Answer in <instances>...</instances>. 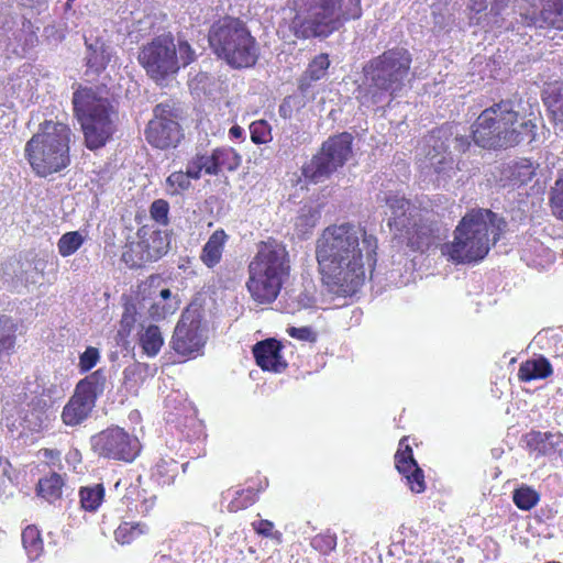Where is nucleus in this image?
<instances>
[{
    "label": "nucleus",
    "mask_w": 563,
    "mask_h": 563,
    "mask_svg": "<svg viewBox=\"0 0 563 563\" xmlns=\"http://www.w3.org/2000/svg\"><path fill=\"white\" fill-rule=\"evenodd\" d=\"M378 239L353 222L325 227L316 240L314 255L322 285L329 292L350 297L372 277L377 265Z\"/></svg>",
    "instance_id": "obj_1"
},
{
    "label": "nucleus",
    "mask_w": 563,
    "mask_h": 563,
    "mask_svg": "<svg viewBox=\"0 0 563 563\" xmlns=\"http://www.w3.org/2000/svg\"><path fill=\"white\" fill-rule=\"evenodd\" d=\"M537 124L531 119L520 120L510 100L501 99L485 108L471 125V139L487 151H505L530 144L537 136Z\"/></svg>",
    "instance_id": "obj_2"
},
{
    "label": "nucleus",
    "mask_w": 563,
    "mask_h": 563,
    "mask_svg": "<svg viewBox=\"0 0 563 563\" xmlns=\"http://www.w3.org/2000/svg\"><path fill=\"white\" fill-rule=\"evenodd\" d=\"M507 222L490 209H470L453 231V241L442 246V254L452 263L471 264L486 257L504 234Z\"/></svg>",
    "instance_id": "obj_3"
},
{
    "label": "nucleus",
    "mask_w": 563,
    "mask_h": 563,
    "mask_svg": "<svg viewBox=\"0 0 563 563\" xmlns=\"http://www.w3.org/2000/svg\"><path fill=\"white\" fill-rule=\"evenodd\" d=\"M289 31L303 41L325 40L363 14L362 0H289Z\"/></svg>",
    "instance_id": "obj_4"
},
{
    "label": "nucleus",
    "mask_w": 563,
    "mask_h": 563,
    "mask_svg": "<svg viewBox=\"0 0 563 563\" xmlns=\"http://www.w3.org/2000/svg\"><path fill=\"white\" fill-rule=\"evenodd\" d=\"M412 62L410 51L399 45L372 57L362 68L367 86L360 90V102L374 106L386 98L394 100L409 80Z\"/></svg>",
    "instance_id": "obj_5"
},
{
    "label": "nucleus",
    "mask_w": 563,
    "mask_h": 563,
    "mask_svg": "<svg viewBox=\"0 0 563 563\" xmlns=\"http://www.w3.org/2000/svg\"><path fill=\"white\" fill-rule=\"evenodd\" d=\"M291 261L286 245L269 238L257 245L247 265L246 289L258 305L273 303L290 277Z\"/></svg>",
    "instance_id": "obj_6"
},
{
    "label": "nucleus",
    "mask_w": 563,
    "mask_h": 563,
    "mask_svg": "<svg viewBox=\"0 0 563 563\" xmlns=\"http://www.w3.org/2000/svg\"><path fill=\"white\" fill-rule=\"evenodd\" d=\"M74 112L84 134L85 146L97 151L106 146L117 132L118 109L99 89L79 87L73 93Z\"/></svg>",
    "instance_id": "obj_7"
},
{
    "label": "nucleus",
    "mask_w": 563,
    "mask_h": 563,
    "mask_svg": "<svg viewBox=\"0 0 563 563\" xmlns=\"http://www.w3.org/2000/svg\"><path fill=\"white\" fill-rule=\"evenodd\" d=\"M70 128L62 122L45 120L26 142L24 155L40 177L62 172L70 165Z\"/></svg>",
    "instance_id": "obj_8"
},
{
    "label": "nucleus",
    "mask_w": 563,
    "mask_h": 563,
    "mask_svg": "<svg viewBox=\"0 0 563 563\" xmlns=\"http://www.w3.org/2000/svg\"><path fill=\"white\" fill-rule=\"evenodd\" d=\"M390 209L388 227L394 236L411 251L424 253L437 241V221L432 210L417 207L397 195L386 198Z\"/></svg>",
    "instance_id": "obj_9"
},
{
    "label": "nucleus",
    "mask_w": 563,
    "mask_h": 563,
    "mask_svg": "<svg viewBox=\"0 0 563 563\" xmlns=\"http://www.w3.org/2000/svg\"><path fill=\"white\" fill-rule=\"evenodd\" d=\"M208 41L214 54L232 68H250L258 60V43L239 18L224 16L214 22Z\"/></svg>",
    "instance_id": "obj_10"
},
{
    "label": "nucleus",
    "mask_w": 563,
    "mask_h": 563,
    "mask_svg": "<svg viewBox=\"0 0 563 563\" xmlns=\"http://www.w3.org/2000/svg\"><path fill=\"white\" fill-rule=\"evenodd\" d=\"M137 60L150 79L164 86L180 68L196 60V53L186 40L175 43L174 36L168 33L155 36L144 44L139 51Z\"/></svg>",
    "instance_id": "obj_11"
},
{
    "label": "nucleus",
    "mask_w": 563,
    "mask_h": 563,
    "mask_svg": "<svg viewBox=\"0 0 563 563\" xmlns=\"http://www.w3.org/2000/svg\"><path fill=\"white\" fill-rule=\"evenodd\" d=\"M353 137L343 132L330 136L320 150L307 162L301 174L307 183L319 184L342 167L352 155Z\"/></svg>",
    "instance_id": "obj_12"
},
{
    "label": "nucleus",
    "mask_w": 563,
    "mask_h": 563,
    "mask_svg": "<svg viewBox=\"0 0 563 563\" xmlns=\"http://www.w3.org/2000/svg\"><path fill=\"white\" fill-rule=\"evenodd\" d=\"M179 119L180 109L174 101L157 103L153 109V118L144 130L146 142L162 151L176 148L185 137Z\"/></svg>",
    "instance_id": "obj_13"
},
{
    "label": "nucleus",
    "mask_w": 563,
    "mask_h": 563,
    "mask_svg": "<svg viewBox=\"0 0 563 563\" xmlns=\"http://www.w3.org/2000/svg\"><path fill=\"white\" fill-rule=\"evenodd\" d=\"M106 375L100 368L80 379L62 410V421L67 427H77L92 413L97 399L103 394Z\"/></svg>",
    "instance_id": "obj_14"
},
{
    "label": "nucleus",
    "mask_w": 563,
    "mask_h": 563,
    "mask_svg": "<svg viewBox=\"0 0 563 563\" xmlns=\"http://www.w3.org/2000/svg\"><path fill=\"white\" fill-rule=\"evenodd\" d=\"M90 446L99 457L133 462L141 453V443L137 437L130 434L118 426L109 427L90 438Z\"/></svg>",
    "instance_id": "obj_15"
},
{
    "label": "nucleus",
    "mask_w": 563,
    "mask_h": 563,
    "mask_svg": "<svg viewBox=\"0 0 563 563\" xmlns=\"http://www.w3.org/2000/svg\"><path fill=\"white\" fill-rule=\"evenodd\" d=\"M206 340L200 319L181 317L172 335L170 346L176 354L191 360L202 353Z\"/></svg>",
    "instance_id": "obj_16"
},
{
    "label": "nucleus",
    "mask_w": 563,
    "mask_h": 563,
    "mask_svg": "<svg viewBox=\"0 0 563 563\" xmlns=\"http://www.w3.org/2000/svg\"><path fill=\"white\" fill-rule=\"evenodd\" d=\"M283 344L280 341L269 338L257 342L252 353L257 366L265 372L282 373L288 364L282 355Z\"/></svg>",
    "instance_id": "obj_17"
},
{
    "label": "nucleus",
    "mask_w": 563,
    "mask_h": 563,
    "mask_svg": "<svg viewBox=\"0 0 563 563\" xmlns=\"http://www.w3.org/2000/svg\"><path fill=\"white\" fill-rule=\"evenodd\" d=\"M539 13L529 18L528 25H540L563 30V0H531Z\"/></svg>",
    "instance_id": "obj_18"
},
{
    "label": "nucleus",
    "mask_w": 563,
    "mask_h": 563,
    "mask_svg": "<svg viewBox=\"0 0 563 563\" xmlns=\"http://www.w3.org/2000/svg\"><path fill=\"white\" fill-rule=\"evenodd\" d=\"M228 241L229 235L223 229H217L211 233L199 255V260L207 268L212 269L221 263Z\"/></svg>",
    "instance_id": "obj_19"
},
{
    "label": "nucleus",
    "mask_w": 563,
    "mask_h": 563,
    "mask_svg": "<svg viewBox=\"0 0 563 563\" xmlns=\"http://www.w3.org/2000/svg\"><path fill=\"white\" fill-rule=\"evenodd\" d=\"M136 238L145 251L150 263L159 260L167 253L168 242L162 231L144 225L137 230Z\"/></svg>",
    "instance_id": "obj_20"
},
{
    "label": "nucleus",
    "mask_w": 563,
    "mask_h": 563,
    "mask_svg": "<svg viewBox=\"0 0 563 563\" xmlns=\"http://www.w3.org/2000/svg\"><path fill=\"white\" fill-rule=\"evenodd\" d=\"M188 463L179 464L173 457H161L152 468V479L159 486H170L175 483L180 471L186 472Z\"/></svg>",
    "instance_id": "obj_21"
},
{
    "label": "nucleus",
    "mask_w": 563,
    "mask_h": 563,
    "mask_svg": "<svg viewBox=\"0 0 563 563\" xmlns=\"http://www.w3.org/2000/svg\"><path fill=\"white\" fill-rule=\"evenodd\" d=\"M110 48L100 41L87 45L86 75L99 76L111 60Z\"/></svg>",
    "instance_id": "obj_22"
},
{
    "label": "nucleus",
    "mask_w": 563,
    "mask_h": 563,
    "mask_svg": "<svg viewBox=\"0 0 563 563\" xmlns=\"http://www.w3.org/2000/svg\"><path fill=\"white\" fill-rule=\"evenodd\" d=\"M553 374L550 361L540 355L536 358L523 361L518 368V379L529 383L537 379H545Z\"/></svg>",
    "instance_id": "obj_23"
},
{
    "label": "nucleus",
    "mask_w": 563,
    "mask_h": 563,
    "mask_svg": "<svg viewBox=\"0 0 563 563\" xmlns=\"http://www.w3.org/2000/svg\"><path fill=\"white\" fill-rule=\"evenodd\" d=\"M560 437V433L531 430L525 434L523 439L530 452L536 453L537 456H547L555 451L559 442H554L553 439Z\"/></svg>",
    "instance_id": "obj_24"
},
{
    "label": "nucleus",
    "mask_w": 563,
    "mask_h": 563,
    "mask_svg": "<svg viewBox=\"0 0 563 563\" xmlns=\"http://www.w3.org/2000/svg\"><path fill=\"white\" fill-rule=\"evenodd\" d=\"M137 296L141 302L156 299H169L172 291L164 287V279L157 274L150 275L137 286Z\"/></svg>",
    "instance_id": "obj_25"
},
{
    "label": "nucleus",
    "mask_w": 563,
    "mask_h": 563,
    "mask_svg": "<svg viewBox=\"0 0 563 563\" xmlns=\"http://www.w3.org/2000/svg\"><path fill=\"white\" fill-rule=\"evenodd\" d=\"M186 167H189L191 175H195V180H199L203 174L217 176L212 151L209 153L205 148L197 150L196 153L188 158Z\"/></svg>",
    "instance_id": "obj_26"
},
{
    "label": "nucleus",
    "mask_w": 563,
    "mask_h": 563,
    "mask_svg": "<svg viewBox=\"0 0 563 563\" xmlns=\"http://www.w3.org/2000/svg\"><path fill=\"white\" fill-rule=\"evenodd\" d=\"M139 344L148 357L156 356L164 345V338L158 325L150 324L139 333Z\"/></svg>",
    "instance_id": "obj_27"
},
{
    "label": "nucleus",
    "mask_w": 563,
    "mask_h": 563,
    "mask_svg": "<svg viewBox=\"0 0 563 563\" xmlns=\"http://www.w3.org/2000/svg\"><path fill=\"white\" fill-rule=\"evenodd\" d=\"M217 176L223 172H235L241 163V155L232 147L220 146L212 150Z\"/></svg>",
    "instance_id": "obj_28"
},
{
    "label": "nucleus",
    "mask_w": 563,
    "mask_h": 563,
    "mask_svg": "<svg viewBox=\"0 0 563 563\" xmlns=\"http://www.w3.org/2000/svg\"><path fill=\"white\" fill-rule=\"evenodd\" d=\"M80 507L85 511L96 512L102 505L106 496V489L102 484L82 486L79 489Z\"/></svg>",
    "instance_id": "obj_29"
},
{
    "label": "nucleus",
    "mask_w": 563,
    "mask_h": 563,
    "mask_svg": "<svg viewBox=\"0 0 563 563\" xmlns=\"http://www.w3.org/2000/svg\"><path fill=\"white\" fill-rule=\"evenodd\" d=\"M148 526L144 522H121L114 530V540L121 545H128L148 532Z\"/></svg>",
    "instance_id": "obj_30"
},
{
    "label": "nucleus",
    "mask_w": 563,
    "mask_h": 563,
    "mask_svg": "<svg viewBox=\"0 0 563 563\" xmlns=\"http://www.w3.org/2000/svg\"><path fill=\"white\" fill-rule=\"evenodd\" d=\"M121 261L130 268H141L150 263L139 239L124 244Z\"/></svg>",
    "instance_id": "obj_31"
},
{
    "label": "nucleus",
    "mask_w": 563,
    "mask_h": 563,
    "mask_svg": "<svg viewBox=\"0 0 563 563\" xmlns=\"http://www.w3.org/2000/svg\"><path fill=\"white\" fill-rule=\"evenodd\" d=\"M22 543L30 560L38 559L44 550L41 532L37 527L33 525L27 526L22 531Z\"/></svg>",
    "instance_id": "obj_32"
},
{
    "label": "nucleus",
    "mask_w": 563,
    "mask_h": 563,
    "mask_svg": "<svg viewBox=\"0 0 563 563\" xmlns=\"http://www.w3.org/2000/svg\"><path fill=\"white\" fill-rule=\"evenodd\" d=\"M63 485L62 476L57 473H52L38 481L37 494L49 501L56 500L62 496Z\"/></svg>",
    "instance_id": "obj_33"
},
{
    "label": "nucleus",
    "mask_w": 563,
    "mask_h": 563,
    "mask_svg": "<svg viewBox=\"0 0 563 563\" xmlns=\"http://www.w3.org/2000/svg\"><path fill=\"white\" fill-rule=\"evenodd\" d=\"M191 180H195V175H191L189 167L186 170L173 172L166 178V188L169 195L177 196L189 190Z\"/></svg>",
    "instance_id": "obj_34"
},
{
    "label": "nucleus",
    "mask_w": 563,
    "mask_h": 563,
    "mask_svg": "<svg viewBox=\"0 0 563 563\" xmlns=\"http://www.w3.org/2000/svg\"><path fill=\"white\" fill-rule=\"evenodd\" d=\"M260 488L247 487L234 493L227 508L230 512H238L253 506L258 500Z\"/></svg>",
    "instance_id": "obj_35"
},
{
    "label": "nucleus",
    "mask_w": 563,
    "mask_h": 563,
    "mask_svg": "<svg viewBox=\"0 0 563 563\" xmlns=\"http://www.w3.org/2000/svg\"><path fill=\"white\" fill-rule=\"evenodd\" d=\"M408 441L409 437L407 435L399 440L398 449L394 456L395 467L398 473H408V467H412L418 464L413 457V451Z\"/></svg>",
    "instance_id": "obj_36"
},
{
    "label": "nucleus",
    "mask_w": 563,
    "mask_h": 563,
    "mask_svg": "<svg viewBox=\"0 0 563 563\" xmlns=\"http://www.w3.org/2000/svg\"><path fill=\"white\" fill-rule=\"evenodd\" d=\"M536 175V169L530 159L521 158L509 166L508 178L514 185H525Z\"/></svg>",
    "instance_id": "obj_37"
},
{
    "label": "nucleus",
    "mask_w": 563,
    "mask_h": 563,
    "mask_svg": "<svg viewBox=\"0 0 563 563\" xmlns=\"http://www.w3.org/2000/svg\"><path fill=\"white\" fill-rule=\"evenodd\" d=\"M179 309V302L172 295L169 299H156L150 305L147 312L152 320L161 321L174 314Z\"/></svg>",
    "instance_id": "obj_38"
},
{
    "label": "nucleus",
    "mask_w": 563,
    "mask_h": 563,
    "mask_svg": "<svg viewBox=\"0 0 563 563\" xmlns=\"http://www.w3.org/2000/svg\"><path fill=\"white\" fill-rule=\"evenodd\" d=\"M330 67V59L327 53H321L312 58L303 73V78L308 82L322 79Z\"/></svg>",
    "instance_id": "obj_39"
},
{
    "label": "nucleus",
    "mask_w": 563,
    "mask_h": 563,
    "mask_svg": "<svg viewBox=\"0 0 563 563\" xmlns=\"http://www.w3.org/2000/svg\"><path fill=\"white\" fill-rule=\"evenodd\" d=\"M85 238L79 231H69L64 233L58 242L57 250L62 257H68L75 254L84 244Z\"/></svg>",
    "instance_id": "obj_40"
},
{
    "label": "nucleus",
    "mask_w": 563,
    "mask_h": 563,
    "mask_svg": "<svg viewBox=\"0 0 563 563\" xmlns=\"http://www.w3.org/2000/svg\"><path fill=\"white\" fill-rule=\"evenodd\" d=\"M512 500L517 508L529 511L537 506L540 495L532 487L523 485L514 490Z\"/></svg>",
    "instance_id": "obj_41"
},
{
    "label": "nucleus",
    "mask_w": 563,
    "mask_h": 563,
    "mask_svg": "<svg viewBox=\"0 0 563 563\" xmlns=\"http://www.w3.org/2000/svg\"><path fill=\"white\" fill-rule=\"evenodd\" d=\"M319 219V210L312 207H303L295 220V228L300 234H308L317 225Z\"/></svg>",
    "instance_id": "obj_42"
},
{
    "label": "nucleus",
    "mask_w": 563,
    "mask_h": 563,
    "mask_svg": "<svg viewBox=\"0 0 563 563\" xmlns=\"http://www.w3.org/2000/svg\"><path fill=\"white\" fill-rule=\"evenodd\" d=\"M541 98L550 112L553 109H559L558 106L561 104L560 102H563V82L559 80L547 82Z\"/></svg>",
    "instance_id": "obj_43"
},
{
    "label": "nucleus",
    "mask_w": 563,
    "mask_h": 563,
    "mask_svg": "<svg viewBox=\"0 0 563 563\" xmlns=\"http://www.w3.org/2000/svg\"><path fill=\"white\" fill-rule=\"evenodd\" d=\"M251 141L256 145L267 144L273 140L272 126L266 120H256L250 124Z\"/></svg>",
    "instance_id": "obj_44"
},
{
    "label": "nucleus",
    "mask_w": 563,
    "mask_h": 563,
    "mask_svg": "<svg viewBox=\"0 0 563 563\" xmlns=\"http://www.w3.org/2000/svg\"><path fill=\"white\" fill-rule=\"evenodd\" d=\"M405 479L409 489L413 494H421L426 490V479L422 468L416 464V466L408 467V473H399Z\"/></svg>",
    "instance_id": "obj_45"
},
{
    "label": "nucleus",
    "mask_w": 563,
    "mask_h": 563,
    "mask_svg": "<svg viewBox=\"0 0 563 563\" xmlns=\"http://www.w3.org/2000/svg\"><path fill=\"white\" fill-rule=\"evenodd\" d=\"M336 534L329 531L316 534L310 541L312 549L322 555H329L333 552L336 548Z\"/></svg>",
    "instance_id": "obj_46"
},
{
    "label": "nucleus",
    "mask_w": 563,
    "mask_h": 563,
    "mask_svg": "<svg viewBox=\"0 0 563 563\" xmlns=\"http://www.w3.org/2000/svg\"><path fill=\"white\" fill-rule=\"evenodd\" d=\"M550 208L552 214L563 221V173L555 180L550 194Z\"/></svg>",
    "instance_id": "obj_47"
},
{
    "label": "nucleus",
    "mask_w": 563,
    "mask_h": 563,
    "mask_svg": "<svg viewBox=\"0 0 563 563\" xmlns=\"http://www.w3.org/2000/svg\"><path fill=\"white\" fill-rule=\"evenodd\" d=\"M253 530L263 538L274 540L276 543L283 542V533L275 530L274 522L267 519H260L251 523Z\"/></svg>",
    "instance_id": "obj_48"
},
{
    "label": "nucleus",
    "mask_w": 563,
    "mask_h": 563,
    "mask_svg": "<svg viewBox=\"0 0 563 563\" xmlns=\"http://www.w3.org/2000/svg\"><path fill=\"white\" fill-rule=\"evenodd\" d=\"M137 310L135 305L126 303L120 319L119 333L123 336H129L133 331L136 323Z\"/></svg>",
    "instance_id": "obj_49"
},
{
    "label": "nucleus",
    "mask_w": 563,
    "mask_h": 563,
    "mask_svg": "<svg viewBox=\"0 0 563 563\" xmlns=\"http://www.w3.org/2000/svg\"><path fill=\"white\" fill-rule=\"evenodd\" d=\"M169 203L165 199H156L150 207V216L152 220L161 225H167L169 222Z\"/></svg>",
    "instance_id": "obj_50"
},
{
    "label": "nucleus",
    "mask_w": 563,
    "mask_h": 563,
    "mask_svg": "<svg viewBox=\"0 0 563 563\" xmlns=\"http://www.w3.org/2000/svg\"><path fill=\"white\" fill-rule=\"evenodd\" d=\"M100 360V353L97 347L88 346L79 356L78 367L80 373H87L93 368Z\"/></svg>",
    "instance_id": "obj_51"
},
{
    "label": "nucleus",
    "mask_w": 563,
    "mask_h": 563,
    "mask_svg": "<svg viewBox=\"0 0 563 563\" xmlns=\"http://www.w3.org/2000/svg\"><path fill=\"white\" fill-rule=\"evenodd\" d=\"M287 333L290 338L303 342L314 343L318 339L317 333L310 327H290L287 329Z\"/></svg>",
    "instance_id": "obj_52"
},
{
    "label": "nucleus",
    "mask_w": 563,
    "mask_h": 563,
    "mask_svg": "<svg viewBox=\"0 0 563 563\" xmlns=\"http://www.w3.org/2000/svg\"><path fill=\"white\" fill-rule=\"evenodd\" d=\"M510 0H492L489 14L495 18L494 23L501 26L504 19L499 21L501 12L508 7Z\"/></svg>",
    "instance_id": "obj_53"
},
{
    "label": "nucleus",
    "mask_w": 563,
    "mask_h": 563,
    "mask_svg": "<svg viewBox=\"0 0 563 563\" xmlns=\"http://www.w3.org/2000/svg\"><path fill=\"white\" fill-rule=\"evenodd\" d=\"M155 503H156V496H153V497H151L148 499H144L142 501V512L144 515H147L152 510V508L154 507Z\"/></svg>",
    "instance_id": "obj_54"
},
{
    "label": "nucleus",
    "mask_w": 563,
    "mask_h": 563,
    "mask_svg": "<svg viewBox=\"0 0 563 563\" xmlns=\"http://www.w3.org/2000/svg\"><path fill=\"white\" fill-rule=\"evenodd\" d=\"M455 143H456V147L463 152H465L470 147V141L466 136L455 137Z\"/></svg>",
    "instance_id": "obj_55"
},
{
    "label": "nucleus",
    "mask_w": 563,
    "mask_h": 563,
    "mask_svg": "<svg viewBox=\"0 0 563 563\" xmlns=\"http://www.w3.org/2000/svg\"><path fill=\"white\" fill-rule=\"evenodd\" d=\"M487 8L486 0H472L471 9L477 13L484 11Z\"/></svg>",
    "instance_id": "obj_56"
},
{
    "label": "nucleus",
    "mask_w": 563,
    "mask_h": 563,
    "mask_svg": "<svg viewBox=\"0 0 563 563\" xmlns=\"http://www.w3.org/2000/svg\"><path fill=\"white\" fill-rule=\"evenodd\" d=\"M279 115L284 119H287L290 117V107L287 104L286 100L279 106Z\"/></svg>",
    "instance_id": "obj_57"
},
{
    "label": "nucleus",
    "mask_w": 563,
    "mask_h": 563,
    "mask_svg": "<svg viewBox=\"0 0 563 563\" xmlns=\"http://www.w3.org/2000/svg\"><path fill=\"white\" fill-rule=\"evenodd\" d=\"M229 135L233 139H240L243 135V129L239 125H233L229 130Z\"/></svg>",
    "instance_id": "obj_58"
},
{
    "label": "nucleus",
    "mask_w": 563,
    "mask_h": 563,
    "mask_svg": "<svg viewBox=\"0 0 563 563\" xmlns=\"http://www.w3.org/2000/svg\"><path fill=\"white\" fill-rule=\"evenodd\" d=\"M43 455L47 459H58L59 457V451L53 450V449H43L42 450Z\"/></svg>",
    "instance_id": "obj_59"
},
{
    "label": "nucleus",
    "mask_w": 563,
    "mask_h": 563,
    "mask_svg": "<svg viewBox=\"0 0 563 563\" xmlns=\"http://www.w3.org/2000/svg\"><path fill=\"white\" fill-rule=\"evenodd\" d=\"M71 2L73 1H69V0L67 1L66 5H65L66 10H70L71 9Z\"/></svg>",
    "instance_id": "obj_60"
},
{
    "label": "nucleus",
    "mask_w": 563,
    "mask_h": 563,
    "mask_svg": "<svg viewBox=\"0 0 563 563\" xmlns=\"http://www.w3.org/2000/svg\"><path fill=\"white\" fill-rule=\"evenodd\" d=\"M424 563H441V562H439V561H438V562L427 561V562H424Z\"/></svg>",
    "instance_id": "obj_61"
}]
</instances>
